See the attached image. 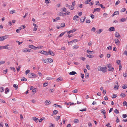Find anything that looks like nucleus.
Listing matches in <instances>:
<instances>
[{
  "label": "nucleus",
  "mask_w": 127,
  "mask_h": 127,
  "mask_svg": "<svg viewBox=\"0 0 127 127\" xmlns=\"http://www.w3.org/2000/svg\"><path fill=\"white\" fill-rule=\"evenodd\" d=\"M0 102L2 103H5V101L3 99H0Z\"/></svg>",
  "instance_id": "obj_53"
},
{
  "label": "nucleus",
  "mask_w": 127,
  "mask_h": 127,
  "mask_svg": "<svg viewBox=\"0 0 127 127\" xmlns=\"http://www.w3.org/2000/svg\"><path fill=\"white\" fill-rule=\"evenodd\" d=\"M107 66L109 68L108 70L109 71H113L114 70V68L113 67L111 66V64H108Z\"/></svg>",
  "instance_id": "obj_2"
},
{
  "label": "nucleus",
  "mask_w": 127,
  "mask_h": 127,
  "mask_svg": "<svg viewBox=\"0 0 127 127\" xmlns=\"http://www.w3.org/2000/svg\"><path fill=\"white\" fill-rule=\"evenodd\" d=\"M123 76L125 77H126L127 76V73L126 72H125V73L123 74Z\"/></svg>",
  "instance_id": "obj_63"
},
{
  "label": "nucleus",
  "mask_w": 127,
  "mask_h": 127,
  "mask_svg": "<svg viewBox=\"0 0 127 127\" xmlns=\"http://www.w3.org/2000/svg\"><path fill=\"white\" fill-rule=\"evenodd\" d=\"M107 48L109 50H111L112 49V47L111 46H110L107 47Z\"/></svg>",
  "instance_id": "obj_57"
},
{
  "label": "nucleus",
  "mask_w": 127,
  "mask_h": 127,
  "mask_svg": "<svg viewBox=\"0 0 127 127\" xmlns=\"http://www.w3.org/2000/svg\"><path fill=\"white\" fill-rule=\"evenodd\" d=\"M100 111L101 112V113H103V114L104 118H106V116L105 115L106 112L105 111V110L104 109H102L100 110Z\"/></svg>",
  "instance_id": "obj_8"
},
{
  "label": "nucleus",
  "mask_w": 127,
  "mask_h": 127,
  "mask_svg": "<svg viewBox=\"0 0 127 127\" xmlns=\"http://www.w3.org/2000/svg\"><path fill=\"white\" fill-rule=\"evenodd\" d=\"M15 10H12L10 11V13L11 14H12L13 13H15Z\"/></svg>",
  "instance_id": "obj_35"
},
{
  "label": "nucleus",
  "mask_w": 127,
  "mask_h": 127,
  "mask_svg": "<svg viewBox=\"0 0 127 127\" xmlns=\"http://www.w3.org/2000/svg\"><path fill=\"white\" fill-rule=\"evenodd\" d=\"M120 2V1L119 0H118L116 2V3H115V5H117L118 4H119Z\"/></svg>",
  "instance_id": "obj_55"
},
{
  "label": "nucleus",
  "mask_w": 127,
  "mask_h": 127,
  "mask_svg": "<svg viewBox=\"0 0 127 127\" xmlns=\"http://www.w3.org/2000/svg\"><path fill=\"white\" fill-rule=\"evenodd\" d=\"M8 36V35H5L2 36H0V41H3L4 39L7 38V36Z\"/></svg>",
  "instance_id": "obj_3"
},
{
  "label": "nucleus",
  "mask_w": 127,
  "mask_h": 127,
  "mask_svg": "<svg viewBox=\"0 0 127 127\" xmlns=\"http://www.w3.org/2000/svg\"><path fill=\"white\" fill-rule=\"evenodd\" d=\"M48 85V83H44L43 84V87H45L46 86H47Z\"/></svg>",
  "instance_id": "obj_51"
},
{
  "label": "nucleus",
  "mask_w": 127,
  "mask_h": 127,
  "mask_svg": "<svg viewBox=\"0 0 127 127\" xmlns=\"http://www.w3.org/2000/svg\"><path fill=\"white\" fill-rule=\"evenodd\" d=\"M80 59L82 60L83 61H85L86 59V58H85L83 57H81Z\"/></svg>",
  "instance_id": "obj_56"
},
{
  "label": "nucleus",
  "mask_w": 127,
  "mask_h": 127,
  "mask_svg": "<svg viewBox=\"0 0 127 127\" xmlns=\"http://www.w3.org/2000/svg\"><path fill=\"white\" fill-rule=\"evenodd\" d=\"M79 17L77 15L75 16L73 18V20H74L78 21L79 20Z\"/></svg>",
  "instance_id": "obj_9"
},
{
  "label": "nucleus",
  "mask_w": 127,
  "mask_h": 127,
  "mask_svg": "<svg viewBox=\"0 0 127 127\" xmlns=\"http://www.w3.org/2000/svg\"><path fill=\"white\" fill-rule=\"evenodd\" d=\"M33 73H30L28 74L29 77V78H33L34 76Z\"/></svg>",
  "instance_id": "obj_19"
},
{
  "label": "nucleus",
  "mask_w": 127,
  "mask_h": 127,
  "mask_svg": "<svg viewBox=\"0 0 127 127\" xmlns=\"http://www.w3.org/2000/svg\"><path fill=\"white\" fill-rule=\"evenodd\" d=\"M93 51H89L88 50H87V53H89V54H91L92 53V52Z\"/></svg>",
  "instance_id": "obj_34"
},
{
  "label": "nucleus",
  "mask_w": 127,
  "mask_h": 127,
  "mask_svg": "<svg viewBox=\"0 0 127 127\" xmlns=\"http://www.w3.org/2000/svg\"><path fill=\"white\" fill-rule=\"evenodd\" d=\"M54 118H55L56 120L57 121L60 119V116H57L56 117V116H54Z\"/></svg>",
  "instance_id": "obj_25"
},
{
  "label": "nucleus",
  "mask_w": 127,
  "mask_h": 127,
  "mask_svg": "<svg viewBox=\"0 0 127 127\" xmlns=\"http://www.w3.org/2000/svg\"><path fill=\"white\" fill-rule=\"evenodd\" d=\"M96 29L95 27H93L91 29V31L93 32H95Z\"/></svg>",
  "instance_id": "obj_64"
},
{
  "label": "nucleus",
  "mask_w": 127,
  "mask_h": 127,
  "mask_svg": "<svg viewBox=\"0 0 127 127\" xmlns=\"http://www.w3.org/2000/svg\"><path fill=\"white\" fill-rule=\"evenodd\" d=\"M43 47V46H38L37 47H35V50L41 49Z\"/></svg>",
  "instance_id": "obj_16"
},
{
  "label": "nucleus",
  "mask_w": 127,
  "mask_h": 127,
  "mask_svg": "<svg viewBox=\"0 0 127 127\" xmlns=\"http://www.w3.org/2000/svg\"><path fill=\"white\" fill-rule=\"evenodd\" d=\"M50 126L49 127H54V125L52 124V123H50L49 124Z\"/></svg>",
  "instance_id": "obj_48"
},
{
  "label": "nucleus",
  "mask_w": 127,
  "mask_h": 127,
  "mask_svg": "<svg viewBox=\"0 0 127 127\" xmlns=\"http://www.w3.org/2000/svg\"><path fill=\"white\" fill-rule=\"evenodd\" d=\"M72 47L73 49H75L78 48H79V46L77 45H75L73 46Z\"/></svg>",
  "instance_id": "obj_27"
},
{
  "label": "nucleus",
  "mask_w": 127,
  "mask_h": 127,
  "mask_svg": "<svg viewBox=\"0 0 127 127\" xmlns=\"http://www.w3.org/2000/svg\"><path fill=\"white\" fill-rule=\"evenodd\" d=\"M85 18H86L85 17H81L80 19L81 23H83L84 22Z\"/></svg>",
  "instance_id": "obj_14"
},
{
  "label": "nucleus",
  "mask_w": 127,
  "mask_h": 127,
  "mask_svg": "<svg viewBox=\"0 0 127 127\" xmlns=\"http://www.w3.org/2000/svg\"><path fill=\"white\" fill-rule=\"evenodd\" d=\"M115 36L116 37H117L118 38H120L121 37L120 35L117 32H116V33H115Z\"/></svg>",
  "instance_id": "obj_13"
},
{
  "label": "nucleus",
  "mask_w": 127,
  "mask_h": 127,
  "mask_svg": "<svg viewBox=\"0 0 127 127\" xmlns=\"http://www.w3.org/2000/svg\"><path fill=\"white\" fill-rule=\"evenodd\" d=\"M45 102L46 103V105H48L51 103V102L50 101H49L48 100H46L45 101Z\"/></svg>",
  "instance_id": "obj_23"
},
{
  "label": "nucleus",
  "mask_w": 127,
  "mask_h": 127,
  "mask_svg": "<svg viewBox=\"0 0 127 127\" xmlns=\"http://www.w3.org/2000/svg\"><path fill=\"white\" fill-rule=\"evenodd\" d=\"M100 8H95L94 10V12L95 11L99 12L100 11Z\"/></svg>",
  "instance_id": "obj_20"
},
{
  "label": "nucleus",
  "mask_w": 127,
  "mask_h": 127,
  "mask_svg": "<svg viewBox=\"0 0 127 127\" xmlns=\"http://www.w3.org/2000/svg\"><path fill=\"white\" fill-rule=\"evenodd\" d=\"M13 86L16 89H17L18 88V86L16 84H14L13 85Z\"/></svg>",
  "instance_id": "obj_45"
},
{
  "label": "nucleus",
  "mask_w": 127,
  "mask_h": 127,
  "mask_svg": "<svg viewBox=\"0 0 127 127\" xmlns=\"http://www.w3.org/2000/svg\"><path fill=\"white\" fill-rule=\"evenodd\" d=\"M127 88V85L126 84H125L124 85V86H122V88L123 89H126Z\"/></svg>",
  "instance_id": "obj_40"
},
{
  "label": "nucleus",
  "mask_w": 127,
  "mask_h": 127,
  "mask_svg": "<svg viewBox=\"0 0 127 127\" xmlns=\"http://www.w3.org/2000/svg\"><path fill=\"white\" fill-rule=\"evenodd\" d=\"M124 106L126 105L127 107V102L126 101H124L123 103Z\"/></svg>",
  "instance_id": "obj_37"
},
{
  "label": "nucleus",
  "mask_w": 127,
  "mask_h": 127,
  "mask_svg": "<svg viewBox=\"0 0 127 127\" xmlns=\"http://www.w3.org/2000/svg\"><path fill=\"white\" fill-rule=\"evenodd\" d=\"M86 67L89 70L90 69V66H89V65H88V64H87L86 65Z\"/></svg>",
  "instance_id": "obj_50"
},
{
  "label": "nucleus",
  "mask_w": 127,
  "mask_h": 127,
  "mask_svg": "<svg viewBox=\"0 0 127 127\" xmlns=\"http://www.w3.org/2000/svg\"><path fill=\"white\" fill-rule=\"evenodd\" d=\"M114 112L116 114H118L119 113V111L117 109H115Z\"/></svg>",
  "instance_id": "obj_39"
},
{
  "label": "nucleus",
  "mask_w": 127,
  "mask_h": 127,
  "mask_svg": "<svg viewBox=\"0 0 127 127\" xmlns=\"http://www.w3.org/2000/svg\"><path fill=\"white\" fill-rule=\"evenodd\" d=\"M122 96L123 97H125L126 96V95L125 94L122 93L120 95V96Z\"/></svg>",
  "instance_id": "obj_44"
},
{
  "label": "nucleus",
  "mask_w": 127,
  "mask_h": 127,
  "mask_svg": "<svg viewBox=\"0 0 127 127\" xmlns=\"http://www.w3.org/2000/svg\"><path fill=\"white\" fill-rule=\"evenodd\" d=\"M61 26L62 27H64L65 26V24L64 23H61Z\"/></svg>",
  "instance_id": "obj_49"
},
{
  "label": "nucleus",
  "mask_w": 127,
  "mask_h": 127,
  "mask_svg": "<svg viewBox=\"0 0 127 127\" xmlns=\"http://www.w3.org/2000/svg\"><path fill=\"white\" fill-rule=\"evenodd\" d=\"M126 10V9L125 8H122L121 10V12H123L125 11Z\"/></svg>",
  "instance_id": "obj_60"
},
{
  "label": "nucleus",
  "mask_w": 127,
  "mask_h": 127,
  "mask_svg": "<svg viewBox=\"0 0 127 127\" xmlns=\"http://www.w3.org/2000/svg\"><path fill=\"white\" fill-rule=\"evenodd\" d=\"M53 106H54L55 107H59L60 108L62 107V106H60L59 105H57V104H54L53 105Z\"/></svg>",
  "instance_id": "obj_32"
},
{
  "label": "nucleus",
  "mask_w": 127,
  "mask_h": 127,
  "mask_svg": "<svg viewBox=\"0 0 127 127\" xmlns=\"http://www.w3.org/2000/svg\"><path fill=\"white\" fill-rule=\"evenodd\" d=\"M127 117V115L126 114H123V118H126Z\"/></svg>",
  "instance_id": "obj_59"
},
{
  "label": "nucleus",
  "mask_w": 127,
  "mask_h": 127,
  "mask_svg": "<svg viewBox=\"0 0 127 127\" xmlns=\"http://www.w3.org/2000/svg\"><path fill=\"white\" fill-rule=\"evenodd\" d=\"M53 59L51 58H47L45 59V63H50L53 62Z\"/></svg>",
  "instance_id": "obj_1"
},
{
  "label": "nucleus",
  "mask_w": 127,
  "mask_h": 127,
  "mask_svg": "<svg viewBox=\"0 0 127 127\" xmlns=\"http://www.w3.org/2000/svg\"><path fill=\"white\" fill-rule=\"evenodd\" d=\"M60 19V17H57L56 19H53V22H55V21H57L58 20H59Z\"/></svg>",
  "instance_id": "obj_22"
},
{
  "label": "nucleus",
  "mask_w": 127,
  "mask_h": 127,
  "mask_svg": "<svg viewBox=\"0 0 127 127\" xmlns=\"http://www.w3.org/2000/svg\"><path fill=\"white\" fill-rule=\"evenodd\" d=\"M54 91V89H50L49 90V92L50 93H53Z\"/></svg>",
  "instance_id": "obj_46"
},
{
  "label": "nucleus",
  "mask_w": 127,
  "mask_h": 127,
  "mask_svg": "<svg viewBox=\"0 0 127 127\" xmlns=\"http://www.w3.org/2000/svg\"><path fill=\"white\" fill-rule=\"evenodd\" d=\"M77 29H73L72 30H71L70 31H65V32H66L68 33H73V32H74L75 31H77Z\"/></svg>",
  "instance_id": "obj_5"
},
{
  "label": "nucleus",
  "mask_w": 127,
  "mask_h": 127,
  "mask_svg": "<svg viewBox=\"0 0 127 127\" xmlns=\"http://www.w3.org/2000/svg\"><path fill=\"white\" fill-rule=\"evenodd\" d=\"M35 47L33 45H30L29 46V48L34 50H35Z\"/></svg>",
  "instance_id": "obj_21"
},
{
  "label": "nucleus",
  "mask_w": 127,
  "mask_h": 127,
  "mask_svg": "<svg viewBox=\"0 0 127 127\" xmlns=\"http://www.w3.org/2000/svg\"><path fill=\"white\" fill-rule=\"evenodd\" d=\"M106 67H101V71H102L103 72H106Z\"/></svg>",
  "instance_id": "obj_10"
},
{
  "label": "nucleus",
  "mask_w": 127,
  "mask_h": 127,
  "mask_svg": "<svg viewBox=\"0 0 127 127\" xmlns=\"http://www.w3.org/2000/svg\"><path fill=\"white\" fill-rule=\"evenodd\" d=\"M102 31V29H100L97 32V33H98L99 34Z\"/></svg>",
  "instance_id": "obj_58"
},
{
  "label": "nucleus",
  "mask_w": 127,
  "mask_h": 127,
  "mask_svg": "<svg viewBox=\"0 0 127 127\" xmlns=\"http://www.w3.org/2000/svg\"><path fill=\"white\" fill-rule=\"evenodd\" d=\"M115 83L116 85L115 86L114 88L115 90H117L119 87V86L118 85V82L117 81H116Z\"/></svg>",
  "instance_id": "obj_11"
},
{
  "label": "nucleus",
  "mask_w": 127,
  "mask_h": 127,
  "mask_svg": "<svg viewBox=\"0 0 127 127\" xmlns=\"http://www.w3.org/2000/svg\"><path fill=\"white\" fill-rule=\"evenodd\" d=\"M30 70H27L25 72V74L27 75L30 72Z\"/></svg>",
  "instance_id": "obj_33"
},
{
  "label": "nucleus",
  "mask_w": 127,
  "mask_h": 127,
  "mask_svg": "<svg viewBox=\"0 0 127 127\" xmlns=\"http://www.w3.org/2000/svg\"><path fill=\"white\" fill-rule=\"evenodd\" d=\"M32 50L29 49L24 48L23 50L22 51L23 52H27L32 51Z\"/></svg>",
  "instance_id": "obj_6"
},
{
  "label": "nucleus",
  "mask_w": 127,
  "mask_h": 127,
  "mask_svg": "<svg viewBox=\"0 0 127 127\" xmlns=\"http://www.w3.org/2000/svg\"><path fill=\"white\" fill-rule=\"evenodd\" d=\"M126 20V19L125 18H122L120 20V21L122 22H124Z\"/></svg>",
  "instance_id": "obj_41"
},
{
  "label": "nucleus",
  "mask_w": 127,
  "mask_h": 127,
  "mask_svg": "<svg viewBox=\"0 0 127 127\" xmlns=\"http://www.w3.org/2000/svg\"><path fill=\"white\" fill-rule=\"evenodd\" d=\"M79 122V120L77 119H75L74 120V123H77Z\"/></svg>",
  "instance_id": "obj_38"
},
{
  "label": "nucleus",
  "mask_w": 127,
  "mask_h": 127,
  "mask_svg": "<svg viewBox=\"0 0 127 127\" xmlns=\"http://www.w3.org/2000/svg\"><path fill=\"white\" fill-rule=\"evenodd\" d=\"M103 15L104 17H107L108 15V14L106 13H104L103 14Z\"/></svg>",
  "instance_id": "obj_54"
},
{
  "label": "nucleus",
  "mask_w": 127,
  "mask_h": 127,
  "mask_svg": "<svg viewBox=\"0 0 127 127\" xmlns=\"http://www.w3.org/2000/svg\"><path fill=\"white\" fill-rule=\"evenodd\" d=\"M69 8L71 10H73L74 8V7L72 5L71 6L69 5Z\"/></svg>",
  "instance_id": "obj_29"
},
{
  "label": "nucleus",
  "mask_w": 127,
  "mask_h": 127,
  "mask_svg": "<svg viewBox=\"0 0 127 127\" xmlns=\"http://www.w3.org/2000/svg\"><path fill=\"white\" fill-rule=\"evenodd\" d=\"M48 53V54H50L52 56H54L55 55V54L52 51L50 50L49 51Z\"/></svg>",
  "instance_id": "obj_15"
},
{
  "label": "nucleus",
  "mask_w": 127,
  "mask_h": 127,
  "mask_svg": "<svg viewBox=\"0 0 127 127\" xmlns=\"http://www.w3.org/2000/svg\"><path fill=\"white\" fill-rule=\"evenodd\" d=\"M21 81H27V79L23 77H22L21 78Z\"/></svg>",
  "instance_id": "obj_30"
},
{
  "label": "nucleus",
  "mask_w": 127,
  "mask_h": 127,
  "mask_svg": "<svg viewBox=\"0 0 127 127\" xmlns=\"http://www.w3.org/2000/svg\"><path fill=\"white\" fill-rule=\"evenodd\" d=\"M114 13L115 15H118L119 14V12L118 11H116L114 12Z\"/></svg>",
  "instance_id": "obj_42"
},
{
  "label": "nucleus",
  "mask_w": 127,
  "mask_h": 127,
  "mask_svg": "<svg viewBox=\"0 0 127 127\" xmlns=\"http://www.w3.org/2000/svg\"><path fill=\"white\" fill-rule=\"evenodd\" d=\"M9 45V44H7L5 46H0V48H1V50L3 49H7L8 48V47Z\"/></svg>",
  "instance_id": "obj_7"
},
{
  "label": "nucleus",
  "mask_w": 127,
  "mask_h": 127,
  "mask_svg": "<svg viewBox=\"0 0 127 127\" xmlns=\"http://www.w3.org/2000/svg\"><path fill=\"white\" fill-rule=\"evenodd\" d=\"M72 41L74 42H78V40L77 39H75L73 40Z\"/></svg>",
  "instance_id": "obj_61"
},
{
  "label": "nucleus",
  "mask_w": 127,
  "mask_h": 127,
  "mask_svg": "<svg viewBox=\"0 0 127 127\" xmlns=\"http://www.w3.org/2000/svg\"><path fill=\"white\" fill-rule=\"evenodd\" d=\"M10 68L11 70H13L14 72H15L16 70L15 68L13 67H10Z\"/></svg>",
  "instance_id": "obj_47"
},
{
  "label": "nucleus",
  "mask_w": 127,
  "mask_h": 127,
  "mask_svg": "<svg viewBox=\"0 0 127 127\" xmlns=\"http://www.w3.org/2000/svg\"><path fill=\"white\" fill-rule=\"evenodd\" d=\"M44 119V118H42L40 119V120H39V122L40 123Z\"/></svg>",
  "instance_id": "obj_62"
},
{
  "label": "nucleus",
  "mask_w": 127,
  "mask_h": 127,
  "mask_svg": "<svg viewBox=\"0 0 127 127\" xmlns=\"http://www.w3.org/2000/svg\"><path fill=\"white\" fill-rule=\"evenodd\" d=\"M115 30V29L114 27H112L110 28L109 29V31L111 32Z\"/></svg>",
  "instance_id": "obj_18"
},
{
  "label": "nucleus",
  "mask_w": 127,
  "mask_h": 127,
  "mask_svg": "<svg viewBox=\"0 0 127 127\" xmlns=\"http://www.w3.org/2000/svg\"><path fill=\"white\" fill-rule=\"evenodd\" d=\"M65 32H62L59 35V37H61L65 33Z\"/></svg>",
  "instance_id": "obj_36"
},
{
  "label": "nucleus",
  "mask_w": 127,
  "mask_h": 127,
  "mask_svg": "<svg viewBox=\"0 0 127 127\" xmlns=\"http://www.w3.org/2000/svg\"><path fill=\"white\" fill-rule=\"evenodd\" d=\"M60 16H64L65 15V13L60 12L59 14Z\"/></svg>",
  "instance_id": "obj_26"
},
{
  "label": "nucleus",
  "mask_w": 127,
  "mask_h": 127,
  "mask_svg": "<svg viewBox=\"0 0 127 127\" xmlns=\"http://www.w3.org/2000/svg\"><path fill=\"white\" fill-rule=\"evenodd\" d=\"M76 73L75 71H73L69 73V74L70 75H74L76 74Z\"/></svg>",
  "instance_id": "obj_24"
},
{
  "label": "nucleus",
  "mask_w": 127,
  "mask_h": 127,
  "mask_svg": "<svg viewBox=\"0 0 127 127\" xmlns=\"http://www.w3.org/2000/svg\"><path fill=\"white\" fill-rule=\"evenodd\" d=\"M101 67L100 66H98L97 67V69H98L97 70L98 71H101Z\"/></svg>",
  "instance_id": "obj_52"
},
{
  "label": "nucleus",
  "mask_w": 127,
  "mask_h": 127,
  "mask_svg": "<svg viewBox=\"0 0 127 127\" xmlns=\"http://www.w3.org/2000/svg\"><path fill=\"white\" fill-rule=\"evenodd\" d=\"M56 80L58 82H59V81H62V80L61 79V77H59L58 79H56Z\"/></svg>",
  "instance_id": "obj_43"
},
{
  "label": "nucleus",
  "mask_w": 127,
  "mask_h": 127,
  "mask_svg": "<svg viewBox=\"0 0 127 127\" xmlns=\"http://www.w3.org/2000/svg\"><path fill=\"white\" fill-rule=\"evenodd\" d=\"M58 112V111L56 110H54L53 112V115H52L53 116V115H56L57 113Z\"/></svg>",
  "instance_id": "obj_31"
},
{
  "label": "nucleus",
  "mask_w": 127,
  "mask_h": 127,
  "mask_svg": "<svg viewBox=\"0 0 127 127\" xmlns=\"http://www.w3.org/2000/svg\"><path fill=\"white\" fill-rule=\"evenodd\" d=\"M9 89L8 88H6L5 90V93L6 94H7L8 92H9Z\"/></svg>",
  "instance_id": "obj_28"
},
{
  "label": "nucleus",
  "mask_w": 127,
  "mask_h": 127,
  "mask_svg": "<svg viewBox=\"0 0 127 127\" xmlns=\"http://www.w3.org/2000/svg\"><path fill=\"white\" fill-rule=\"evenodd\" d=\"M38 53L42 54H43L46 55H47L49 54L46 51H39Z\"/></svg>",
  "instance_id": "obj_4"
},
{
  "label": "nucleus",
  "mask_w": 127,
  "mask_h": 127,
  "mask_svg": "<svg viewBox=\"0 0 127 127\" xmlns=\"http://www.w3.org/2000/svg\"><path fill=\"white\" fill-rule=\"evenodd\" d=\"M32 120L34 121L36 123L38 122L39 119L38 118H36L35 117H33L32 118Z\"/></svg>",
  "instance_id": "obj_17"
},
{
  "label": "nucleus",
  "mask_w": 127,
  "mask_h": 127,
  "mask_svg": "<svg viewBox=\"0 0 127 127\" xmlns=\"http://www.w3.org/2000/svg\"><path fill=\"white\" fill-rule=\"evenodd\" d=\"M115 41L116 44L117 45L120 44V42L119 39H115Z\"/></svg>",
  "instance_id": "obj_12"
}]
</instances>
